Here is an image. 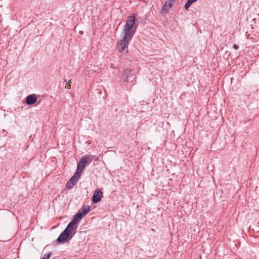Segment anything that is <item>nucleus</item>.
Wrapping results in <instances>:
<instances>
[{
  "mask_svg": "<svg viewBox=\"0 0 259 259\" xmlns=\"http://www.w3.org/2000/svg\"><path fill=\"white\" fill-rule=\"evenodd\" d=\"M135 19V16L133 14L128 17L122 32L123 37L117 44L116 49L119 52H122L126 48H127L128 44L135 34V30H133L132 28L134 27Z\"/></svg>",
  "mask_w": 259,
  "mask_h": 259,
  "instance_id": "1",
  "label": "nucleus"
},
{
  "mask_svg": "<svg viewBox=\"0 0 259 259\" xmlns=\"http://www.w3.org/2000/svg\"><path fill=\"white\" fill-rule=\"evenodd\" d=\"M90 211V206L88 205L85 207L84 205H83L81 209L74 215L72 220L78 224Z\"/></svg>",
  "mask_w": 259,
  "mask_h": 259,
  "instance_id": "2",
  "label": "nucleus"
},
{
  "mask_svg": "<svg viewBox=\"0 0 259 259\" xmlns=\"http://www.w3.org/2000/svg\"><path fill=\"white\" fill-rule=\"evenodd\" d=\"M133 76V74L132 70L128 68L125 69L121 75L120 81L126 84L129 81H134V79L131 80Z\"/></svg>",
  "mask_w": 259,
  "mask_h": 259,
  "instance_id": "3",
  "label": "nucleus"
},
{
  "mask_svg": "<svg viewBox=\"0 0 259 259\" xmlns=\"http://www.w3.org/2000/svg\"><path fill=\"white\" fill-rule=\"evenodd\" d=\"M80 175H79V172H75L74 175L70 178V179L68 181L66 184V188L68 189H72L75 183L77 182V180L79 179Z\"/></svg>",
  "mask_w": 259,
  "mask_h": 259,
  "instance_id": "4",
  "label": "nucleus"
},
{
  "mask_svg": "<svg viewBox=\"0 0 259 259\" xmlns=\"http://www.w3.org/2000/svg\"><path fill=\"white\" fill-rule=\"evenodd\" d=\"M71 231H68V230H64L59 235L57 239V241L59 243H64L68 238Z\"/></svg>",
  "mask_w": 259,
  "mask_h": 259,
  "instance_id": "5",
  "label": "nucleus"
},
{
  "mask_svg": "<svg viewBox=\"0 0 259 259\" xmlns=\"http://www.w3.org/2000/svg\"><path fill=\"white\" fill-rule=\"evenodd\" d=\"M103 197V192L99 189H97L94 192L92 197V201L94 203L99 202Z\"/></svg>",
  "mask_w": 259,
  "mask_h": 259,
  "instance_id": "6",
  "label": "nucleus"
},
{
  "mask_svg": "<svg viewBox=\"0 0 259 259\" xmlns=\"http://www.w3.org/2000/svg\"><path fill=\"white\" fill-rule=\"evenodd\" d=\"M37 101V98L34 94L28 95L26 98L25 102L27 105H32L35 103Z\"/></svg>",
  "mask_w": 259,
  "mask_h": 259,
  "instance_id": "7",
  "label": "nucleus"
},
{
  "mask_svg": "<svg viewBox=\"0 0 259 259\" xmlns=\"http://www.w3.org/2000/svg\"><path fill=\"white\" fill-rule=\"evenodd\" d=\"M77 223H76L73 220L68 224L67 227L65 230H68V231H71V230L74 231L73 234H75L76 230L77 228Z\"/></svg>",
  "mask_w": 259,
  "mask_h": 259,
  "instance_id": "8",
  "label": "nucleus"
},
{
  "mask_svg": "<svg viewBox=\"0 0 259 259\" xmlns=\"http://www.w3.org/2000/svg\"><path fill=\"white\" fill-rule=\"evenodd\" d=\"M86 164L85 163H84L83 161V158H80L79 162L77 163V169L76 172H79V175H80V174L82 172V171L83 170Z\"/></svg>",
  "mask_w": 259,
  "mask_h": 259,
  "instance_id": "9",
  "label": "nucleus"
},
{
  "mask_svg": "<svg viewBox=\"0 0 259 259\" xmlns=\"http://www.w3.org/2000/svg\"><path fill=\"white\" fill-rule=\"evenodd\" d=\"M81 158H83V161L86 165H89L93 161L94 156L87 154L81 157Z\"/></svg>",
  "mask_w": 259,
  "mask_h": 259,
  "instance_id": "10",
  "label": "nucleus"
},
{
  "mask_svg": "<svg viewBox=\"0 0 259 259\" xmlns=\"http://www.w3.org/2000/svg\"><path fill=\"white\" fill-rule=\"evenodd\" d=\"M174 2L175 0H168V1L166 2L165 5L164 6L163 9L164 10H166L167 11H168L172 7Z\"/></svg>",
  "mask_w": 259,
  "mask_h": 259,
  "instance_id": "11",
  "label": "nucleus"
},
{
  "mask_svg": "<svg viewBox=\"0 0 259 259\" xmlns=\"http://www.w3.org/2000/svg\"><path fill=\"white\" fill-rule=\"evenodd\" d=\"M192 4L193 3L190 0H188L184 6L185 10H188V9Z\"/></svg>",
  "mask_w": 259,
  "mask_h": 259,
  "instance_id": "12",
  "label": "nucleus"
},
{
  "mask_svg": "<svg viewBox=\"0 0 259 259\" xmlns=\"http://www.w3.org/2000/svg\"><path fill=\"white\" fill-rule=\"evenodd\" d=\"M51 254L52 253L50 252L47 254H45L44 256L42 257V259H49L50 257Z\"/></svg>",
  "mask_w": 259,
  "mask_h": 259,
  "instance_id": "13",
  "label": "nucleus"
},
{
  "mask_svg": "<svg viewBox=\"0 0 259 259\" xmlns=\"http://www.w3.org/2000/svg\"><path fill=\"white\" fill-rule=\"evenodd\" d=\"M71 83V80H69L67 83L66 84L65 88L67 89H70L71 87L70 83Z\"/></svg>",
  "mask_w": 259,
  "mask_h": 259,
  "instance_id": "14",
  "label": "nucleus"
},
{
  "mask_svg": "<svg viewBox=\"0 0 259 259\" xmlns=\"http://www.w3.org/2000/svg\"><path fill=\"white\" fill-rule=\"evenodd\" d=\"M233 48L235 50H237L239 48V47L236 44H234L233 46Z\"/></svg>",
  "mask_w": 259,
  "mask_h": 259,
  "instance_id": "15",
  "label": "nucleus"
},
{
  "mask_svg": "<svg viewBox=\"0 0 259 259\" xmlns=\"http://www.w3.org/2000/svg\"><path fill=\"white\" fill-rule=\"evenodd\" d=\"M193 3H195V2H196L197 0H190Z\"/></svg>",
  "mask_w": 259,
  "mask_h": 259,
  "instance_id": "16",
  "label": "nucleus"
},
{
  "mask_svg": "<svg viewBox=\"0 0 259 259\" xmlns=\"http://www.w3.org/2000/svg\"><path fill=\"white\" fill-rule=\"evenodd\" d=\"M79 32H80V33H81V34L83 33V32L82 31H80Z\"/></svg>",
  "mask_w": 259,
  "mask_h": 259,
  "instance_id": "17",
  "label": "nucleus"
}]
</instances>
